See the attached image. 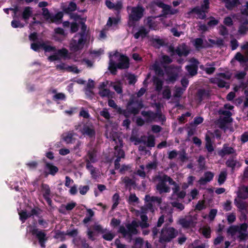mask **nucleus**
<instances>
[{"label":"nucleus","instance_id":"f257e3e1","mask_svg":"<svg viewBox=\"0 0 248 248\" xmlns=\"http://www.w3.org/2000/svg\"><path fill=\"white\" fill-rule=\"evenodd\" d=\"M144 107L143 101L141 99H136L130 98L126 105V109H122L119 108L117 112L120 114H122L126 118H128L130 114H138L141 108Z\"/></svg>","mask_w":248,"mask_h":248},{"label":"nucleus","instance_id":"f03ea898","mask_svg":"<svg viewBox=\"0 0 248 248\" xmlns=\"http://www.w3.org/2000/svg\"><path fill=\"white\" fill-rule=\"evenodd\" d=\"M139 227L138 221L133 220L131 223L126 224L125 227L123 225L120 226L118 232L121 233L129 242H130L133 239L134 235L140 233V232L137 229Z\"/></svg>","mask_w":248,"mask_h":248},{"label":"nucleus","instance_id":"7ed1b4c3","mask_svg":"<svg viewBox=\"0 0 248 248\" xmlns=\"http://www.w3.org/2000/svg\"><path fill=\"white\" fill-rule=\"evenodd\" d=\"M248 222H244L239 225L230 226L227 230V233L231 237L234 236L236 232L238 233L237 238L239 242L245 241L248 238Z\"/></svg>","mask_w":248,"mask_h":248},{"label":"nucleus","instance_id":"20e7f679","mask_svg":"<svg viewBox=\"0 0 248 248\" xmlns=\"http://www.w3.org/2000/svg\"><path fill=\"white\" fill-rule=\"evenodd\" d=\"M178 234V232L172 227L165 225L162 228L159 237V242L161 244L169 243Z\"/></svg>","mask_w":248,"mask_h":248},{"label":"nucleus","instance_id":"39448f33","mask_svg":"<svg viewBox=\"0 0 248 248\" xmlns=\"http://www.w3.org/2000/svg\"><path fill=\"white\" fill-rule=\"evenodd\" d=\"M127 9H131V14L129 16L130 21H139L143 16L145 10L141 5L138 4L133 7L128 6L127 7Z\"/></svg>","mask_w":248,"mask_h":248},{"label":"nucleus","instance_id":"423d86ee","mask_svg":"<svg viewBox=\"0 0 248 248\" xmlns=\"http://www.w3.org/2000/svg\"><path fill=\"white\" fill-rule=\"evenodd\" d=\"M30 232L32 235L35 236L37 238L40 246L42 248H45V243L48 239L45 231L39 230L35 227H31Z\"/></svg>","mask_w":248,"mask_h":248},{"label":"nucleus","instance_id":"0eeeda50","mask_svg":"<svg viewBox=\"0 0 248 248\" xmlns=\"http://www.w3.org/2000/svg\"><path fill=\"white\" fill-rule=\"evenodd\" d=\"M81 132L84 136H87L90 138H94L95 130L93 125L92 123H87L83 125Z\"/></svg>","mask_w":248,"mask_h":248},{"label":"nucleus","instance_id":"6e6552de","mask_svg":"<svg viewBox=\"0 0 248 248\" xmlns=\"http://www.w3.org/2000/svg\"><path fill=\"white\" fill-rule=\"evenodd\" d=\"M163 68L167 75V78L166 81L168 82L174 83L177 80L178 77V74L173 70V67L171 65L166 66L163 65Z\"/></svg>","mask_w":248,"mask_h":248},{"label":"nucleus","instance_id":"1a4fd4ad","mask_svg":"<svg viewBox=\"0 0 248 248\" xmlns=\"http://www.w3.org/2000/svg\"><path fill=\"white\" fill-rule=\"evenodd\" d=\"M80 38L78 39V42L73 39L71 43V47L72 49L75 51H78L80 49H81L86 41V39L85 38V35H84V33H79Z\"/></svg>","mask_w":248,"mask_h":248},{"label":"nucleus","instance_id":"9d476101","mask_svg":"<svg viewBox=\"0 0 248 248\" xmlns=\"http://www.w3.org/2000/svg\"><path fill=\"white\" fill-rule=\"evenodd\" d=\"M177 223L185 229H188L194 226L193 220L191 216L181 217Z\"/></svg>","mask_w":248,"mask_h":248},{"label":"nucleus","instance_id":"9b49d317","mask_svg":"<svg viewBox=\"0 0 248 248\" xmlns=\"http://www.w3.org/2000/svg\"><path fill=\"white\" fill-rule=\"evenodd\" d=\"M44 173L45 177H47L48 175L54 176L59 171V168L53 165V164L44 161Z\"/></svg>","mask_w":248,"mask_h":248},{"label":"nucleus","instance_id":"f8f14e48","mask_svg":"<svg viewBox=\"0 0 248 248\" xmlns=\"http://www.w3.org/2000/svg\"><path fill=\"white\" fill-rule=\"evenodd\" d=\"M117 66L119 69H125L129 67V59L124 55L121 54L118 59V62L116 63Z\"/></svg>","mask_w":248,"mask_h":248},{"label":"nucleus","instance_id":"ddd939ff","mask_svg":"<svg viewBox=\"0 0 248 248\" xmlns=\"http://www.w3.org/2000/svg\"><path fill=\"white\" fill-rule=\"evenodd\" d=\"M219 113L225 116L222 119H220L219 121L221 128L224 127L227 124L232 122V118L231 117L232 114L231 111L229 110H222L220 111Z\"/></svg>","mask_w":248,"mask_h":248},{"label":"nucleus","instance_id":"4468645a","mask_svg":"<svg viewBox=\"0 0 248 248\" xmlns=\"http://www.w3.org/2000/svg\"><path fill=\"white\" fill-rule=\"evenodd\" d=\"M159 182L156 185V189L160 194L163 193H169L170 191V187L166 185L162 176L158 177Z\"/></svg>","mask_w":248,"mask_h":248},{"label":"nucleus","instance_id":"2eb2a0df","mask_svg":"<svg viewBox=\"0 0 248 248\" xmlns=\"http://www.w3.org/2000/svg\"><path fill=\"white\" fill-rule=\"evenodd\" d=\"M226 165L227 167L231 168L232 171H233L236 167L239 168L241 164L236 159L235 156H231L226 161Z\"/></svg>","mask_w":248,"mask_h":248},{"label":"nucleus","instance_id":"dca6fc26","mask_svg":"<svg viewBox=\"0 0 248 248\" xmlns=\"http://www.w3.org/2000/svg\"><path fill=\"white\" fill-rule=\"evenodd\" d=\"M134 245L137 248H152V245L148 241L144 242L143 238L140 237L135 238Z\"/></svg>","mask_w":248,"mask_h":248},{"label":"nucleus","instance_id":"f3484780","mask_svg":"<svg viewBox=\"0 0 248 248\" xmlns=\"http://www.w3.org/2000/svg\"><path fill=\"white\" fill-rule=\"evenodd\" d=\"M234 203L239 212H242L245 211L248 212V204L247 202L243 201V200L235 198L234 200Z\"/></svg>","mask_w":248,"mask_h":248},{"label":"nucleus","instance_id":"a211bd4d","mask_svg":"<svg viewBox=\"0 0 248 248\" xmlns=\"http://www.w3.org/2000/svg\"><path fill=\"white\" fill-rule=\"evenodd\" d=\"M194 62L195 64H192L186 66V69L191 76L196 75L198 73V66L197 64L199 63V61L197 59H194Z\"/></svg>","mask_w":248,"mask_h":248},{"label":"nucleus","instance_id":"6ab92c4d","mask_svg":"<svg viewBox=\"0 0 248 248\" xmlns=\"http://www.w3.org/2000/svg\"><path fill=\"white\" fill-rule=\"evenodd\" d=\"M85 160H88L89 162L93 163H95L97 161V151L95 148H91L87 152Z\"/></svg>","mask_w":248,"mask_h":248},{"label":"nucleus","instance_id":"aec40b11","mask_svg":"<svg viewBox=\"0 0 248 248\" xmlns=\"http://www.w3.org/2000/svg\"><path fill=\"white\" fill-rule=\"evenodd\" d=\"M214 174L211 171H206L204 173V177H201L199 180V183L201 185H204L207 182L212 181L214 178Z\"/></svg>","mask_w":248,"mask_h":248},{"label":"nucleus","instance_id":"412c9836","mask_svg":"<svg viewBox=\"0 0 248 248\" xmlns=\"http://www.w3.org/2000/svg\"><path fill=\"white\" fill-rule=\"evenodd\" d=\"M106 5L109 9H114L118 12L123 8V4L122 1H117L116 4L113 3L109 0H107L105 2Z\"/></svg>","mask_w":248,"mask_h":248},{"label":"nucleus","instance_id":"4be33fe9","mask_svg":"<svg viewBox=\"0 0 248 248\" xmlns=\"http://www.w3.org/2000/svg\"><path fill=\"white\" fill-rule=\"evenodd\" d=\"M235 153V150L232 147L228 146L226 144L223 145L222 149L218 152V155L221 157L226 155L233 154Z\"/></svg>","mask_w":248,"mask_h":248},{"label":"nucleus","instance_id":"5701e85b","mask_svg":"<svg viewBox=\"0 0 248 248\" xmlns=\"http://www.w3.org/2000/svg\"><path fill=\"white\" fill-rule=\"evenodd\" d=\"M237 199L245 200L248 198V186H243L237 193Z\"/></svg>","mask_w":248,"mask_h":248},{"label":"nucleus","instance_id":"b1692460","mask_svg":"<svg viewBox=\"0 0 248 248\" xmlns=\"http://www.w3.org/2000/svg\"><path fill=\"white\" fill-rule=\"evenodd\" d=\"M205 10L200 8L199 6H196L194 7L188 13L189 14L191 13H195L198 16V18L201 19H204L206 17V13Z\"/></svg>","mask_w":248,"mask_h":248},{"label":"nucleus","instance_id":"393cba45","mask_svg":"<svg viewBox=\"0 0 248 248\" xmlns=\"http://www.w3.org/2000/svg\"><path fill=\"white\" fill-rule=\"evenodd\" d=\"M210 93L209 91L205 89L199 90L197 93L198 100L199 103H201L205 98L207 99L210 97Z\"/></svg>","mask_w":248,"mask_h":248},{"label":"nucleus","instance_id":"a878e982","mask_svg":"<svg viewBox=\"0 0 248 248\" xmlns=\"http://www.w3.org/2000/svg\"><path fill=\"white\" fill-rule=\"evenodd\" d=\"M141 115L143 117H146V121L147 122H151L155 120L157 114L156 112H154L151 110H148L142 111L141 112Z\"/></svg>","mask_w":248,"mask_h":248},{"label":"nucleus","instance_id":"bb28decb","mask_svg":"<svg viewBox=\"0 0 248 248\" xmlns=\"http://www.w3.org/2000/svg\"><path fill=\"white\" fill-rule=\"evenodd\" d=\"M149 31H150L146 29L144 26H141L138 31L134 34V37L136 39H139L140 37L144 38L148 34Z\"/></svg>","mask_w":248,"mask_h":248},{"label":"nucleus","instance_id":"cd10ccee","mask_svg":"<svg viewBox=\"0 0 248 248\" xmlns=\"http://www.w3.org/2000/svg\"><path fill=\"white\" fill-rule=\"evenodd\" d=\"M141 221H138V224L142 229H145L149 227V223L147 221L148 219L146 215L142 214L140 215Z\"/></svg>","mask_w":248,"mask_h":248},{"label":"nucleus","instance_id":"c85d7f7f","mask_svg":"<svg viewBox=\"0 0 248 248\" xmlns=\"http://www.w3.org/2000/svg\"><path fill=\"white\" fill-rule=\"evenodd\" d=\"M32 15L31 7L30 6L25 7L22 14V18L27 21Z\"/></svg>","mask_w":248,"mask_h":248},{"label":"nucleus","instance_id":"c756f323","mask_svg":"<svg viewBox=\"0 0 248 248\" xmlns=\"http://www.w3.org/2000/svg\"><path fill=\"white\" fill-rule=\"evenodd\" d=\"M77 4L75 2L71 1L67 7H64L62 9L63 12L67 14H71L73 12L77 10Z\"/></svg>","mask_w":248,"mask_h":248},{"label":"nucleus","instance_id":"7c9ffc66","mask_svg":"<svg viewBox=\"0 0 248 248\" xmlns=\"http://www.w3.org/2000/svg\"><path fill=\"white\" fill-rule=\"evenodd\" d=\"M153 82L155 85V91L160 92L162 89L163 81L158 77H154L153 78Z\"/></svg>","mask_w":248,"mask_h":248},{"label":"nucleus","instance_id":"2f4dec72","mask_svg":"<svg viewBox=\"0 0 248 248\" xmlns=\"http://www.w3.org/2000/svg\"><path fill=\"white\" fill-rule=\"evenodd\" d=\"M248 20L247 19L241 23L238 28V32L241 35H245L248 32Z\"/></svg>","mask_w":248,"mask_h":248},{"label":"nucleus","instance_id":"473e14b6","mask_svg":"<svg viewBox=\"0 0 248 248\" xmlns=\"http://www.w3.org/2000/svg\"><path fill=\"white\" fill-rule=\"evenodd\" d=\"M41 188L44 198L50 196L51 191L48 185L43 183L41 185Z\"/></svg>","mask_w":248,"mask_h":248},{"label":"nucleus","instance_id":"72a5a7b5","mask_svg":"<svg viewBox=\"0 0 248 248\" xmlns=\"http://www.w3.org/2000/svg\"><path fill=\"white\" fill-rule=\"evenodd\" d=\"M175 53L179 56H187L189 54V51L186 48L185 46L181 48L177 47L175 49Z\"/></svg>","mask_w":248,"mask_h":248},{"label":"nucleus","instance_id":"f704fd0d","mask_svg":"<svg viewBox=\"0 0 248 248\" xmlns=\"http://www.w3.org/2000/svg\"><path fill=\"white\" fill-rule=\"evenodd\" d=\"M212 82L215 83L217 84L218 87L219 88H224L225 87L227 89L230 87L229 84H228L226 81L223 80L222 79L219 78H216L214 79V81H212Z\"/></svg>","mask_w":248,"mask_h":248},{"label":"nucleus","instance_id":"c9c22d12","mask_svg":"<svg viewBox=\"0 0 248 248\" xmlns=\"http://www.w3.org/2000/svg\"><path fill=\"white\" fill-rule=\"evenodd\" d=\"M118 67L116 63L112 60L110 59L109 63L108 69L109 70L111 74L113 75H116L117 73Z\"/></svg>","mask_w":248,"mask_h":248},{"label":"nucleus","instance_id":"e433bc0d","mask_svg":"<svg viewBox=\"0 0 248 248\" xmlns=\"http://www.w3.org/2000/svg\"><path fill=\"white\" fill-rule=\"evenodd\" d=\"M205 141V148L207 149L208 152H212L214 150V148L212 144L211 138L208 136H206Z\"/></svg>","mask_w":248,"mask_h":248},{"label":"nucleus","instance_id":"4c0bfd02","mask_svg":"<svg viewBox=\"0 0 248 248\" xmlns=\"http://www.w3.org/2000/svg\"><path fill=\"white\" fill-rule=\"evenodd\" d=\"M234 59L242 63V62H248V56H244L240 52H237L235 56Z\"/></svg>","mask_w":248,"mask_h":248},{"label":"nucleus","instance_id":"58836bf2","mask_svg":"<svg viewBox=\"0 0 248 248\" xmlns=\"http://www.w3.org/2000/svg\"><path fill=\"white\" fill-rule=\"evenodd\" d=\"M120 196L117 193H115L112 197L113 203L111 206V211H113L119 203Z\"/></svg>","mask_w":248,"mask_h":248},{"label":"nucleus","instance_id":"ea45409f","mask_svg":"<svg viewBox=\"0 0 248 248\" xmlns=\"http://www.w3.org/2000/svg\"><path fill=\"white\" fill-rule=\"evenodd\" d=\"M114 149L115 150L114 155L117 158V157H119L120 159H121L124 157L125 153L123 149L119 148L117 145L115 146Z\"/></svg>","mask_w":248,"mask_h":248},{"label":"nucleus","instance_id":"a19ab883","mask_svg":"<svg viewBox=\"0 0 248 248\" xmlns=\"http://www.w3.org/2000/svg\"><path fill=\"white\" fill-rule=\"evenodd\" d=\"M172 62V59L168 55H164L162 56L161 60L160 61V63L162 66L163 65H166V64H169Z\"/></svg>","mask_w":248,"mask_h":248},{"label":"nucleus","instance_id":"79ce46f5","mask_svg":"<svg viewBox=\"0 0 248 248\" xmlns=\"http://www.w3.org/2000/svg\"><path fill=\"white\" fill-rule=\"evenodd\" d=\"M240 4L239 0H230L229 3L226 5V8L228 10H232L234 7Z\"/></svg>","mask_w":248,"mask_h":248},{"label":"nucleus","instance_id":"37998d69","mask_svg":"<svg viewBox=\"0 0 248 248\" xmlns=\"http://www.w3.org/2000/svg\"><path fill=\"white\" fill-rule=\"evenodd\" d=\"M42 10V15L43 16L44 18L47 21L50 20L52 14L49 12L48 9L46 8H43Z\"/></svg>","mask_w":248,"mask_h":248},{"label":"nucleus","instance_id":"c03bdc74","mask_svg":"<svg viewBox=\"0 0 248 248\" xmlns=\"http://www.w3.org/2000/svg\"><path fill=\"white\" fill-rule=\"evenodd\" d=\"M146 25L150 29L152 30H156L157 26L156 23L150 17L147 18Z\"/></svg>","mask_w":248,"mask_h":248},{"label":"nucleus","instance_id":"a18cd8bd","mask_svg":"<svg viewBox=\"0 0 248 248\" xmlns=\"http://www.w3.org/2000/svg\"><path fill=\"white\" fill-rule=\"evenodd\" d=\"M154 70L155 73V74L160 77H162L164 75V71L163 69L160 67V66L156 63H155L153 65Z\"/></svg>","mask_w":248,"mask_h":248},{"label":"nucleus","instance_id":"49530a36","mask_svg":"<svg viewBox=\"0 0 248 248\" xmlns=\"http://www.w3.org/2000/svg\"><path fill=\"white\" fill-rule=\"evenodd\" d=\"M227 178V173L225 171H221L219 174L218 178V183L221 185L225 182Z\"/></svg>","mask_w":248,"mask_h":248},{"label":"nucleus","instance_id":"de8ad7c7","mask_svg":"<svg viewBox=\"0 0 248 248\" xmlns=\"http://www.w3.org/2000/svg\"><path fill=\"white\" fill-rule=\"evenodd\" d=\"M178 155H179L178 159L182 163L186 162L188 159V158L187 156V154L184 150H183L181 151H179Z\"/></svg>","mask_w":248,"mask_h":248},{"label":"nucleus","instance_id":"09e8293b","mask_svg":"<svg viewBox=\"0 0 248 248\" xmlns=\"http://www.w3.org/2000/svg\"><path fill=\"white\" fill-rule=\"evenodd\" d=\"M63 16V13L62 12H59L56 14L55 15L52 14L50 21L51 22H55L57 21L61 20Z\"/></svg>","mask_w":248,"mask_h":248},{"label":"nucleus","instance_id":"8fccbe9b","mask_svg":"<svg viewBox=\"0 0 248 248\" xmlns=\"http://www.w3.org/2000/svg\"><path fill=\"white\" fill-rule=\"evenodd\" d=\"M163 97L166 99H170L171 97V91L168 86H167L162 92Z\"/></svg>","mask_w":248,"mask_h":248},{"label":"nucleus","instance_id":"3c124183","mask_svg":"<svg viewBox=\"0 0 248 248\" xmlns=\"http://www.w3.org/2000/svg\"><path fill=\"white\" fill-rule=\"evenodd\" d=\"M100 96L102 97H109L110 96V91L108 89H103L102 90H100L98 93Z\"/></svg>","mask_w":248,"mask_h":248},{"label":"nucleus","instance_id":"603ef678","mask_svg":"<svg viewBox=\"0 0 248 248\" xmlns=\"http://www.w3.org/2000/svg\"><path fill=\"white\" fill-rule=\"evenodd\" d=\"M146 146L149 147H153L155 146V139L154 136H149L147 140L145 142Z\"/></svg>","mask_w":248,"mask_h":248},{"label":"nucleus","instance_id":"864d4df0","mask_svg":"<svg viewBox=\"0 0 248 248\" xmlns=\"http://www.w3.org/2000/svg\"><path fill=\"white\" fill-rule=\"evenodd\" d=\"M42 48L45 50V52H52L56 50V47L50 45H47L44 42L42 43Z\"/></svg>","mask_w":248,"mask_h":248},{"label":"nucleus","instance_id":"5fc2aeb1","mask_svg":"<svg viewBox=\"0 0 248 248\" xmlns=\"http://www.w3.org/2000/svg\"><path fill=\"white\" fill-rule=\"evenodd\" d=\"M57 54H58L59 57L60 56L62 58H66L68 56V51L66 48H62L61 49H59L57 51Z\"/></svg>","mask_w":248,"mask_h":248},{"label":"nucleus","instance_id":"6e6d98bb","mask_svg":"<svg viewBox=\"0 0 248 248\" xmlns=\"http://www.w3.org/2000/svg\"><path fill=\"white\" fill-rule=\"evenodd\" d=\"M19 218L20 220L23 223L25 221V220L31 217V215H30L29 213H28L26 211H22L19 213Z\"/></svg>","mask_w":248,"mask_h":248},{"label":"nucleus","instance_id":"4d7b16f0","mask_svg":"<svg viewBox=\"0 0 248 248\" xmlns=\"http://www.w3.org/2000/svg\"><path fill=\"white\" fill-rule=\"evenodd\" d=\"M145 200L147 202H155L156 201L157 202H158L159 203H160L161 202V201L160 198H159L157 197H155V196L151 197L150 196H149L148 195H146L145 196Z\"/></svg>","mask_w":248,"mask_h":248},{"label":"nucleus","instance_id":"13d9d810","mask_svg":"<svg viewBox=\"0 0 248 248\" xmlns=\"http://www.w3.org/2000/svg\"><path fill=\"white\" fill-rule=\"evenodd\" d=\"M156 114V119L157 118L158 121L161 122L162 124L166 121V118L165 116L162 114L161 110L159 108L157 109Z\"/></svg>","mask_w":248,"mask_h":248},{"label":"nucleus","instance_id":"bf43d9fd","mask_svg":"<svg viewBox=\"0 0 248 248\" xmlns=\"http://www.w3.org/2000/svg\"><path fill=\"white\" fill-rule=\"evenodd\" d=\"M162 178H163L164 181L166 182V183L168 182L170 185L174 186L176 185V183L173 181V180L170 176H169L167 174H163L162 176Z\"/></svg>","mask_w":248,"mask_h":248},{"label":"nucleus","instance_id":"052dcab7","mask_svg":"<svg viewBox=\"0 0 248 248\" xmlns=\"http://www.w3.org/2000/svg\"><path fill=\"white\" fill-rule=\"evenodd\" d=\"M211 230L210 227H204L202 229V233L203 235L206 238L211 237Z\"/></svg>","mask_w":248,"mask_h":248},{"label":"nucleus","instance_id":"680f3d73","mask_svg":"<svg viewBox=\"0 0 248 248\" xmlns=\"http://www.w3.org/2000/svg\"><path fill=\"white\" fill-rule=\"evenodd\" d=\"M123 182L126 187L133 186L135 184L134 181L128 176L124 177L123 179Z\"/></svg>","mask_w":248,"mask_h":248},{"label":"nucleus","instance_id":"e2e57ef3","mask_svg":"<svg viewBox=\"0 0 248 248\" xmlns=\"http://www.w3.org/2000/svg\"><path fill=\"white\" fill-rule=\"evenodd\" d=\"M42 43H33L31 44V48L35 51L38 52L41 48H42Z\"/></svg>","mask_w":248,"mask_h":248},{"label":"nucleus","instance_id":"0e129e2a","mask_svg":"<svg viewBox=\"0 0 248 248\" xmlns=\"http://www.w3.org/2000/svg\"><path fill=\"white\" fill-rule=\"evenodd\" d=\"M162 9H163V12L164 14H168L169 13H170V14H174L177 12L176 10H174V11H175V12L171 11V6L169 5H167L166 4L164 6V7Z\"/></svg>","mask_w":248,"mask_h":248},{"label":"nucleus","instance_id":"69168bd1","mask_svg":"<svg viewBox=\"0 0 248 248\" xmlns=\"http://www.w3.org/2000/svg\"><path fill=\"white\" fill-rule=\"evenodd\" d=\"M115 234L113 233L108 232L106 233H104L102 235V238L105 240L111 241L115 237Z\"/></svg>","mask_w":248,"mask_h":248},{"label":"nucleus","instance_id":"338daca9","mask_svg":"<svg viewBox=\"0 0 248 248\" xmlns=\"http://www.w3.org/2000/svg\"><path fill=\"white\" fill-rule=\"evenodd\" d=\"M185 89H183L181 87H177L176 88L175 93H174V97L179 98L181 97L182 95L184 93Z\"/></svg>","mask_w":248,"mask_h":248},{"label":"nucleus","instance_id":"774afa93","mask_svg":"<svg viewBox=\"0 0 248 248\" xmlns=\"http://www.w3.org/2000/svg\"><path fill=\"white\" fill-rule=\"evenodd\" d=\"M90 189L89 186H80L78 189L80 194L84 195H85Z\"/></svg>","mask_w":248,"mask_h":248}]
</instances>
